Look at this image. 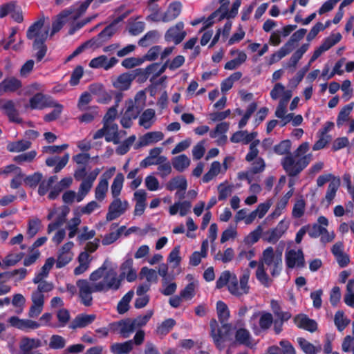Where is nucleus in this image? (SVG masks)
Masks as SVG:
<instances>
[{
    "mask_svg": "<svg viewBox=\"0 0 354 354\" xmlns=\"http://www.w3.org/2000/svg\"><path fill=\"white\" fill-rule=\"evenodd\" d=\"M241 4V0H235L232 4V8L230 12L227 10V8L223 5L220 8H222L218 21L223 19L224 18H234L238 13L239 8Z\"/></svg>",
    "mask_w": 354,
    "mask_h": 354,
    "instance_id": "obj_48",
    "label": "nucleus"
},
{
    "mask_svg": "<svg viewBox=\"0 0 354 354\" xmlns=\"http://www.w3.org/2000/svg\"><path fill=\"white\" fill-rule=\"evenodd\" d=\"M50 103L53 104V105L48 106V107H54V109L44 116V120L46 122H51L57 119L63 110V106L57 101L52 100Z\"/></svg>",
    "mask_w": 354,
    "mask_h": 354,
    "instance_id": "obj_54",
    "label": "nucleus"
},
{
    "mask_svg": "<svg viewBox=\"0 0 354 354\" xmlns=\"http://www.w3.org/2000/svg\"><path fill=\"white\" fill-rule=\"evenodd\" d=\"M1 82L5 93H13L20 88L22 86L21 81L15 77H7Z\"/></svg>",
    "mask_w": 354,
    "mask_h": 354,
    "instance_id": "obj_37",
    "label": "nucleus"
},
{
    "mask_svg": "<svg viewBox=\"0 0 354 354\" xmlns=\"http://www.w3.org/2000/svg\"><path fill=\"white\" fill-rule=\"evenodd\" d=\"M186 35L184 24L179 21L167 30L165 34V39L167 42H174L176 45H178L183 41Z\"/></svg>",
    "mask_w": 354,
    "mask_h": 354,
    "instance_id": "obj_11",
    "label": "nucleus"
},
{
    "mask_svg": "<svg viewBox=\"0 0 354 354\" xmlns=\"http://www.w3.org/2000/svg\"><path fill=\"white\" fill-rule=\"evenodd\" d=\"M350 319L342 310H338L334 316V323L339 331H343L350 324Z\"/></svg>",
    "mask_w": 354,
    "mask_h": 354,
    "instance_id": "obj_49",
    "label": "nucleus"
},
{
    "mask_svg": "<svg viewBox=\"0 0 354 354\" xmlns=\"http://www.w3.org/2000/svg\"><path fill=\"white\" fill-rule=\"evenodd\" d=\"M309 148L308 142H303L293 153L281 159V164L288 176H295L308 166L313 157L311 153L306 154Z\"/></svg>",
    "mask_w": 354,
    "mask_h": 354,
    "instance_id": "obj_4",
    "label": "nucleus"
},
{
    "mask_svg": "<svg viewBox=\"0 0 354 354\" xmlns=\"http://www.w3.org/2000/svg\"><path fill=\"white\" fill-rule=\"evenodd\" d=\"M164 138V134L160 131H151L142 136L139 141L138 146L144 147L158 142Z\"/></svg>",
    "mask_w": 354,
    "mask_h": 354,
    "instance_id": "obj_26",
    "label": "nucleus"
},
{
    "mask_svg": "<svg viewBox=\"0 0 354 354\" xmlns=\"http://www.w3.org/2000/svg\"><path fill=\"white\" fill-rule=\"evenodd\" d=\"M48 31V27L44 26V19L40 18L28 28L26 37L32 41V46H41L46 41Z\"/></svg>",
    "mask_w": 354,
    "mask_h": 354,
    "instance_id": "obj_5",
    "label": "nucleus"
},
{
    "mask_svg": "<svg viewBox=\"0 0 354 354\" xmlns=\"http://www.w3.org/2000/svg\"><path fill=\"white\" fill-rule=\"evenodd\" d=\"M54 263L55 259L53 258L50 257L47 259L44 265L41 267V270L35 274V277L33 278V283H37L41 279H45L48 277L49 272L52 269Z\"/></svg>",
    "mask_w": 354,
    "mask_h": 354,
    "instance_id": "obj_35",
    "label": "nucleus"
},
{
    "mask_svg": "<svg viewBox=\"0 0 354 354\" xmlns=\"http://www.w3.org/2000/svg\"><path fill=\"white\" fill-rule=\"evenodd\" d=\"M166 189L169 191L178 189L185 192L187 187V182L185 177L178 176L170 179L165 185Z\"/></svg>",
    "mask_w": 354,
    "mask_h": 354,
    "instance_id": "obj_28",
    "label": "nucleus"
},
{
    "mask_svg": "<svg viewBox=\"0 0 354 354\" xmlns=\"http://www.w3.org/2000/svg\"><path fill=\"white\" fill-rule=\"evenodd\" d=\"M120 326V333L124 338L129 337L136 328L132 319H128L123 320L119 323Z\"/></svg>",
    "mask_w": 354,
    "mask_h": 354,
    "instance_id": "obj_52",
    "label": "nucleus"
},
{
    "mask_svg": "<svg viewBox=\"0 0 354 354\" xmlns=\"http://www.w3.org/2000/svg\"><path fill=\"white\" fill-rule=\"evenodd\" d=\"M71 12L69 10H66L60 13L57 19L53 23L51 35L58 32L70 19Z\"/></svg>",
    "mask_w": 354,
    "mask_h": 354,
    "instance_id": "obj_42",
    "label": "nucleus"
},
{
    "mask_svg": "<svg viewBox=\"0 0 354 354\" xmlns=\"http://www.w3.org/2000/svg\"><path fill=\"white\" fill-rule=\"evenodd\" d=\"M111 262L104 261L103 264L97 270L91 272L89 281L87 279H78V296L80 303L84 306H91L93 304V292H106L109 290L116 291L122 284L121 279L118 276L113 268H109Z\"/></svg>",
    "mask_w": 354,
    "mask_h": 354,
    "instance_id": "obj_1",
    "label": "nucleus"
},
{
    "mask_svg": "<svg viewBox=\"0 0 354 354\" xmlns=\"http://www.w3.org/2000/svg\"><path fill=\"white\" fill-rule=\"evenodd\" d=\"M109 188V182L107 178H100L95 190V197L98 201H102L106 195Z\"/></svg>",
    "mask_w": 354,
    "mask_h": 354,
    "instance_id": "obj_44",
    "label": "nucleus"
},
{
    "mask_svg": "<svg viewBox=\"0 0 354 354\" xmlns=\"http://www.w3.org/2000/svg\"><path fill=\"white\" fill-rule=\"evenodd\" d=\"M211 335L216 346L221 349L223 347L224 339L221 330L217 327L216 321L211 322Z\"/></svg>",
    "mask_w": 354,
    "mask_h": 354,
    "instance_id": "obj_50",
    "label": "nucleus"
},
{
    "mask_svg": "<svg viewBox=\"0 0 354 354\" xmlns=\"http://www.w3.org/2000/svg\"><path fill=\"white\" fill-rule=\"evenodd\" d=\"M31 145V142L28 140H19L8 142L6 149L12 153H19L29 149Z\"/></svg>",
    "mask_w": 354,
    "mask_h": 354,
    "instance_id": "obj_29",
    "label": "nucleus"
},
{
    "mask_svg": "<svg viewBox=\"0 0 354 354\" xmlns=\"http://www.w3.org/2000/svg\"><path fill=\"white\" fill-rule=\"evenodd\" d=\"M105 140L106 142H112L114 144H119L121 139L118 131V126L116 124H107L106 127Z\"/></svg>",
    "mask_w": 354,
    "mask_h": 354,
    "instance_id": "obj_31",
    "label": "nucleus"
},
{
    "mask_svg": "<svg viewBox=\"0 0 354 354\" xmlns=\"http://www.w3.org/2000/svg\"><path fill=\"white\" fill-rule=\"evenodd\" d=\"M79 266L74 269V274L77 276L85 272L89 268L91 259L86 252H82L78 257Z\"/></svg>",
    "mask_w": 354,
    "mask_h": 354,
    "instance_id": "obj_27",
    "label": "nucleus"
},
{
    "mask_svg": "<svg viewBox=\"0 0 354 354\" xmlns=\"http://www.w3.org/2000/svg\"><path fill=\"white\" fill-rule=\"evenodd\" d=\"M2 109L4 110L9 119L17 123L21 122V119L19 118L17 111L15 107V104L12 101L8 100L4 102L2 105Z\"/></svg>",
    "mask_w": 354,
    "mask_h": 354,
    "instance_id": "obj_43",
    "label": "nucleus"
},
{
    "mask_svg": "<svg viewBox=\"0 0 354 354\" xmlns=\"http://www.w3.org/2000/svg\"><path fill=\"white\" fill-rule=\"evenodd\" d=\"M94 0H85L84 1L82 2L80 5L78 6V8L74 10H70V19L72 20H75L77 18H79L80 16H82L88 9V6L91 3L92 1Z\"/></svg>",
    "mask_w": 354,
    "mask_h": 354,
    "instance_id": "obj_61",
    "label": "nucleus"
},
{
    "mask_svg": "<svg viewBox=\"0 0 354 354\" xmlns=\"http://www.w3.org/2000/svg\"><path fill=\"white\" fill-rule=\"evenodd\" d=\"M289 227V222L286 220H281L277 225L263 234V241L274 244L285 234Z\"/></svg>",
    "mask_w": 354,
    "mask_h": 354,
    "instance_id": "obj_9",
    "label": "nucleus"
},
{
    "mask_svg": "<svg viewBox=\"0 0 354 354\" xmlns=\"http://www.w3.org/2000/svg\"><path fill=\"white\" fill-rule=\"evenodd\" d=\"M263 229L262 225H258L255 230L252 231L244 239V242L248 245H253L257 243L261 236L263 237Z\"/></svg>",
    "mask_w": 354,
    "mask_h": 354,
    "instance_id": "obj_57",
    "label": "nucleus"
},
{
    "mask_svg": "<svg viewBox=\"0 0 354 354\" xmlns=\"http://www.w3.org/2000/svg\"><path fill=\"white\" fill-rule=\"evenodd\" d=\"M129 209V203L127 200H121L120 198H113L109 204L106 215V221L109 222L117 219L123 215Z\"/></svg>",
    "mask_w": 354,
    "mask_h": 354,
    "instance_id": "obj_8",
    "label": "nucleus"
},
{
    "mask_svg": "<svg viewBox=\"0 0 354 354\" xmlns=\"http://www.w3.org/2000/svg\"><path fill=\"white\" fill-rule=\"evenodd\" d=\"M134 76L129 73H123L120 75L113 82L115 88L120 91H126L129 88Z\"/></svg>",
    "mask_w": 354,
    "mask_h": 354,
    "instance_id": "obj_34",
    "label": "nucleus"
},
{
    "mask_svg": "<svg viewBox=\"0 0 354 354\" xmlns=\"http://www.w3.org/2000/svg\"><path fill=\"white\" fill-rule=\"evenodd\" d=\"M340 185V180L339 178H333L329 183L327 189V192L325 196V199L328 202V205L333 203L334 198L336 196L337 191Z\"/></svg>",
    "mask_w": 354,
    "mask_h": 354,
    "instance_id": "obj_46",
    "label": "nucleus"
},
{
    "mask_svg": "<svg viewBox=\"0 0 354 354\" xmlns=\"http://www.w3.org/2000/svg\"><path fill=\"white\" fill-rule=\"evenodd\" d=\"M146 95L145 91L138 92L134 99H130L126 102V110L124 113L134 119L140 115L145 105Z\"/></svg>",
    "mask_w": 354,
    "mask_h": 354,
    "instance_id": "obj_7",
    "label": "nucleus"
},
{
    "mask_svg": "<svg viewBox=\"0 0 354 354\" xmlns=\"http://www.w3.org/2000/svg\"><path fill=\"white\" fill-rule=\"evenodd\" d=\"M73 245L74 243L72 241H68L59 250L56 261V267L57 268L65 266L72 260L73 254L71 250Z\"/></svg>",
    "mask_w": 354,
    "mask_h": 354,
    "instance_id": "obj_15",
    "label": "nucleus"
},
{
    "mask_svg": "<svg viewBox=\"0 0 354 354\" xmlns=\"http://www.w3.org/2000/svg\"><path fill=\"white\" fill-rule=\"evenodd\" d=\"M221 171V165L218 161H214L209 169L202 178V183H207L212 180Z\"/></svg>",
    "mask_w": 354,
    "mask_h": 354,
    "instance_id": "obj_40",
    "label": "nucleus"
},
{
    "mask_svg": "<svg viewBox=\"0 0 354 354\" xmlns=\"http://www.w3.org/2000/svg\"><path fill=\"white\" fill-rule=\"evenodd\" d=\"M133 261L131 258H127L120 266V275L121 281L126 279L128 282H133L137 279V272L133 267Z\"/></svg>",
    "mask_w": 354,
    "mask_h": 354,
    "instance_id": "obj_14",
    "label": "nucleus"
},
{
    "mask_svg": "<svg viewBox=\"0 0 354 354\" xmlns=\"http://www.w3.org/2000/svg\"><path fill=\"white\" fill-rule=\"evenodd\" d=\"M124 180V175L122 173L117 174L111 186V192L113 198H119L123 187Z\"/></svg>",
    "mask_w": 354,
    "mask_h": 354,
    "instance_id": "obj_41",
    "label": "nucleus"
},
{
    "mask_svg": "<svg viewBox=\"0 0 354 354\" xmlns=\"http://www.w3.org/2000/svg\"><path fill=\"white\" fill-rule=\"evenodd\" d=\"M250 325L255 334H259L261 330H268L273 323V317L271 313L267 312H256L250 317Z\"/></svg>",
    "mask_w": 354,
    "mask_h": 354,
    "instance_id": "obj_6",
    "label": "nucleus"
},
{
    "mask_svg": "<svg viewBox=\"0 0 354 354\" xmlns=\"http://www.w3.org/2000/svg\"><path fill=\"white\" fill-rule=\"evenodd\" d=\"M294 322L300 328L308 330L311 333L317 328V324L313 319L308 318L304 314H299L294 317Z\"/></svg>",
    "mask_w": 354,
    "mask_h": 354,
    "instance_id": "obj_19",
    "label": "nucleus"
},
{
    "mask_svg": "<svg viewBox=\"0 0 354 354\" xmlns=\"http://www.w3.org/2000/svg\"><path fill=\"white\" fill-rule=\"evenodd\" d=\"M288 92L292 93V91L290 90H286L282 84L277 83L270 91V97L272 100H277L280 97L281 99H283Z\"/></svg>",
    "mask_w": 354,
    "mask_h": 354,
    "instance_id": "obj_63",
    "label": "nucleus"
},
{
    "mask_svg": "<svg viewBox=\"0 0 354 354\" xmlns=\"http://www.w3.org/2000/svg\"><path fill=\"white\" fill-rule=\"evenodd\" d=\"M191 207V202L187 201H178L169 207V212L170 215L174 216L179 212L180 215L184 216L190 212Z\"/></svg>",
    "mask_w": 354,
    "mask_h": 354,
    "instance_id": "obj_25",
    "label": "nucleus"
},
{
    "mask_svg": "<svg viewBox=\"0 0 354 354\" xmlns=\"http://www.w3.org/2000/svg\"><path fill=\"white\" fill-rule=\"evenodd\" d=\"M118 62V59L115 57H113L109 59L106 55H100L92 59L89 62V66L93 68H102L105 71H108Z\"/></svg>",
    "mask_w": 354,
    "mask_h": 354,
    "instance_id": "obj_17",
    "label": "nucleus"
},
{
    "mask_svg": "<svg viewBox=\"0 0 354 354\" xmlns=\"http://www.w3.org/2000/svg\"><path fill=\"white\" fill-rule=\"evenodd\" d=\"M96 318V315L94 314H79L73 320L71 328H84L88 325L91 324L94 322Z\"/></svg>",
    "mask_w": 354,
    "mask_h": 354,
    "instance_id": "obj_23",
    "label": "nucleus"
},
{
    "mask_svg": "<svg viewBox=\"0 0 354 354\" xmlns=\"http://www.w3.org/2000/svg\"><path fill=\"white\" fill-rule=\"evenodd\" d=\"M41 346L39 339L24 337L20 342V350L23 354H32L31 351Z\"/></svg>",
    "mask_w": 354,
    "mask_h": 354,
    "instance_id": "obj_30",
    "label": "nucleus"
},
{
    "mask_svg": "<svg viewBox=\"0 0 354 354\" xmlns=\"http://www.w3.org/2000/svg\"><path fill=\"white\" fill-rule=\"evenodd\" d=\"M234 186L228 185L227 182L222 183L218 186V200H225L232 193Z\"/></svg>",
    "mask_w": 354,
    "mask_h": 354,
    "instance_id": "obj_62",
    "label": "nucleus"
},
{
    "mask_svg": "<svg viewBox=\"0 0 354 354\" xmlns=\"http://www.w3.org/2000/svg\"><path fill=\"white\" fill-rule=\"evenodd\" d=\"M266 270L273 278L280 275L283 270L282 250H274L272 246H269L262 252L259 258L255 276L260 283L268 288L271 286L272 280Z\"/></svg>",
    "mask_w": 354,
    "mask_h": 354,
    "instance_id": "obj_2",
    "label": "nucleus"
},
{
    "mask_svg": "<svg viewBox=\"0 0 354 354\" xmlns=\"http://www.w3.org/2000/svg\"><path fill=\"white\" fill-rule=\"evenodd\" d=\"M270 307L274 313V315L277 317V319L282 321H288L292 317V315L288 311H283L281 310L280 304L278 301L271 300L270 301Z\"/></svg>",
    "mask_w": 354,
    "mask_h": 354,
    "instance_id": "obj_39",
    "label": "nucleus"
},
{
    "mask_svg": "<svg viewBox=\"0 0 354 354\" xmlns=\"http://www.w3.org/2000/svg\"><path fill=\"white\" fill-rule=\"evenodd\" d=\"M353 106L354 104L351 102L346 104L341 109L337 119V127H342L344 123L348 120L349 115L351 113Z\"/></svg>",
    "mask_w": 354,
    "mask_h": 354,
    "instance_id": "obj_56",
    "label": "nucleus"
},
{
    "mask_svg": "<svg viewBox=\"0 0 354 354\" xmlns=\"http://www.w3.org/2000/svg\"><path fill=\"white\" fill-rule=\"evenodd\" d=\"M309 47L308 44H303L299 48H298L291 56L288 66L290 68H295L298 62L302 57L304 54L308 50Z\"/></svg>",
    "mask_w": 354,
    "mask_h": 354,
    "instance_id": "obj_51",
    "label": "nucleus"
},
{
    "mask_svg": "<svg viewBox=\"0 0 354 354\" xmlns=\"http://www.w3.org/2000/svg\"><path fill=\"white\" fill-rule=\"evenodd\" d=\"M216 311L219 321L221 323L227 322L230 317V310L227 306L222 301L216 303Z\"/></svg>",
    "mask_w": 354,
    "mask_h": 354,
    "instance_id": "obj_59",
    "label": "nucleus"
},
{
    "mask_svg": "<svg viewBox=\"0 0 354 354\" xmlns=\"http://www.w3.org/2000/svg\"><path fill=\"white\" fill-rule=\"evenodd\" d=\"M45 295L34 290L31 295L32 305L29 309L28 316L30 318L37 317L43 310Z\"/></svg>",
    "mask_w": 354,
    "mask_h": 354,
    "instance_id": "obj_12",
    "label": "nucleus"
},
{
    "mask_svg": "<svg viewBox=\"0 0 354 354\" xmlns=\"http://www.w3.org/2000/svg\"><path fill=\"white\" fill-rule=\"evenodd\" d=\"M57 180V176H52L46 180H41L38 189V194L44 196L52 187V185Z\"/></svg>",
    "mask_w": 354,
    "mask_h": 354,
    "instance_id": "obj_64",
    "label": "nucleus"
},
{
    "mask_svg": "<svg viewBox=\"0 0 354 354\" xmlns=\"http://www.w3.org/2000/svg\"><path fill=\"white\" fill-rule=\"evenodd\" d=\"M267 354H295V351L288 341L281 340L279 345L269 347Z\"/></svg>",
    "mask_w": 354,
    "mask_h": 354,
    "instance_id": "obj_22",
    "label": "nucleus"
},
{
    "mask_svg": "<svg viewBox=\"0 0 354 354\" xmlns=\"http://www.w3.org/2000/svg\"><path fill=\"white\" fill-rule=\"evenodd\" d=\"M250 277V271L248 269L244 270L239 277L238 281L236 275L229 270L222 272L216 282V288L221 289L227 286L230 293L235 297H241L247 295L250 292L248 283Z\"/></svg>",
    "mask_w": 354,
    "mask_h": 354,
    "instance_id": "obj_3",
    "label": "nucleus"
},
{
    "mask_svg": "<svg viewBox=\"0 0 354 354\" xmlns=\"http://www.w3.org/2000/svg\"><path fill=\"white\" fill-rule=\"evenodd\" d=\"M285 261L288 268H300L305 266L304 255L301 249H291L286 251Z\"/></svg>",
    "mask_w": 354,
    "mask_h": 354,
    "instance_id": "obj_10",
    "label": "nucleus"
},
{
    "mask_svg": "<svg viewBox=\"0 0 354 354\" xmlns=\"http://www.w3.org/2000/svg\"><path fill=\"white\" fill-rule=\"evenodd\" d=\"M133 347L132 340H129L123 343H115L111 346V351L113 354H128Z\"/></svg>",
    "mask_w": 354,
    "mask_h": 354,
    "instance_id": "obj_36",
    "label": "nucleus"
},
{
    "mask_svg": "<svg viewBox=\"0 0 354 354\" xmlns=\"http://www.w3.org/2000/svg\"><path fill=\"white\" fill-rule=\"evenodd\" d=\"M147 193L145 189H138L133 194V199L136 201L134 207V215L141 216L146 208Z\"/></svg>",
    "mask_w": 354,
    "mask_h": 354,
    "instance_id": "obj_18",
    "label": "nucleus"
},
{
    "mask_svg": "<svg viewBox=\"0 0 354 354\" xmlns=\"http://www.w3.org/2000/svg\"><path fill=\"white\" fill-rule=\"evenodd\" d=\"M344 302L348 306L354 308V279H349L346 285V293Z\"/></svg>",
    "mask_w": 354,
    "mask_h": 354,
    "instance_id": "obj_60",
    "label": "nucleus"
},
{
    "mask_svg": "<svg viewBox=\"0 0 354 354\" xmlns=\"http://www.w3.org/2000/svg\"><path fill=\"white\" fill-rule=\"evenodd\" d=\"M182 5L180 2H173L169 4L167 10L164 12L165 23L175 19L180 13Z\"/></svg>",
    "mask_w": 354,
    "mask_h": 354,
    "instance_id": "obj_33",
    "label": "nucleus"
},
{
    "mask_svg": "<svg viewBox=\"0 0 354 354\" xmlns=\"http://www.w3.org/2000/svg\"><path fill=\"white\" fill-rule=\"evenodd\" d=\"M8 322L10 326L24 331L37 329L41 326V324L36 321L28 319H20L16 316L10 317Z\"/></svg>",
    "mask_w": 354,
    "mask_h": 354,
    "instance_id": "obj_13",
    "label": "nucleus"
},
{
    "mask_svg": "<svg viewBox=\"0 0 354 354\" xmlns=\"http://www.w3.org/2000/svg\"><path fill=\"white\" fill-rule=\"evenodd\" d=\"M292 95V93L288 92L283 99H280L274 113L277 118L280 119L287 113L286 106Z\"/></svg>",
    "mask_w": 354,
    "mask_h": 354,
    "instance_id": "obj_53",
    "label": "nucleus"
},
{
    "mask_svg": "<svg viewBox=\"0 0 354 354\" xmlns=\"http://www.w3.org/2000/svg\"><path fill=\"white\" fill-rule=\"evenodd\" d=\"M158 38L157 30H151L147 32L138 41V44L142 47H147L156 42Z\"/></svg>",
    "mask_w": 354,
    "mask_h": 354,
    "instance_id": "obj_58",
    "label": "nucleus"
},
{
    "mask_svg": "<svg viewBox=\"0 0 354 354\" xmlns=\"http://www.w3.org/2000/svg\"><path fill=\"white\" fill-rule=\"evenodd\" d=\"M156 121V112L153 109H147L142 112L139 118V125L149 129Z\"/></svg>",
    "mask_w": 354,
    "mask_h": 354,
    "instance_id": "obj_24",
    "label": "nucleus"
},
{
    "mask_svg": "<svg viewBox=\"0 0 354 354\" xmlns=\"http://www.w3.org/2000/svg\"><path fill=\"white\" fill-rule=\"evenodd\" d=\"M297 342L302 351L306 354H316L321 351L320 346L316 347L303 337H298Z\"/></svg>",
    "mask_w": 354,
    "mask_h": 354,
    "instance_id": "obj_55",
    "label": "nucleus"
},
{
    "mask_svg": "<svg viewBox=\"0 0 354 354\" xmlns=\"http://www.w3.org/2000/svg\"><path fill=\"white\" fill-rule=\"evenodd\" d=\"M257 136V132L256 131L248 133L247 131H238L232 134L230 141L232 143L242 142L244 145H248L253 142Z\"/></svg>",
    "mask_w": 354,
    "mask_h": 354,
    "instance_id": "obj_21",
    "label": "nucleus"
},
{
    "mask_svg": "<svg viewBox=\"0 0 354 354\" xmlns=\"http://www.w3.org/2000/svg\"><path fill=\"white\" fill-rule=\"evenodd\" d=\"M307 30L301 28L295 32L290 39L283 45L285 48L290 53L295 48L296 44L304 38L306 34Z\"/></svg>",
    "mask_w": 354,
    "mask_h": 354,
    "instance_id": "obj_38",
    "label": "nucleus"
},
{
    "mask_svg": "<svg viewBox=\"0 0 354 354\" xmlns=\"http://www.w3.org/2000/svg\"><path fill=\"white\" fill-rule=\"evenodd\" d=\"M74 215V217L70 219L66 225V229L69 231L68 237L70 239L73 238L76 235L78 231V226L81 223L80 214L78 212H75Z\"/></svg>",
    "mask_w": 354,
    "mask_h": 354,
    "instance_id": "obj_47",
    "label": "nucleus"
},
{
    "mask_svg": "<svg viewBox=\"0 0 354 354\" xmlns=\"http://www.w3.org/2000/svg\"><path fill=\"white\" fill-rule=\"evenodd\" d=\"M329 224L328 220L324 216H320L317 218V223L313 225H306L308 227V234L310 238L316 239L321 236L323 232H325V227Z\"/></svg>",
    "mask_w": 354,
    "mask_h": 354,
    "instance_id": "obj_16",
    "label": "nucleus"
},
{
    "mask_svg": "<svg viewBox=\"0 0 354 354\" xmlns=\"http://www.w3.org/2000/svg\"><path fill=\"white\" fill-rule=\"evenodd\" d=\"M52 100L42 93H36L29 100L30 107L32 109H43L48 107V106L53 105V104L50 103Z\"/></svg>",
    "mask_w": 354,
    "mask_h": 354,
    "instance_id": "obj_20",
    "label": "nucleus"
},
{
    "mask_svg": "<svg viewBox=\"0 0 354 354\" xmlns=\"http://www.w3.org/2000/svg\"><path fill=\"white\" fill-rule=\"evenodd\" d=\"M191 160L185 154L176 156L171 159V164L174 168L179 171L183 172L190 165Z\"/></svg>",
    "mask_w": 354,
    "mask_h": 354,
    "instance_id": "obj_32",
    "label": "nucleus"
},
{
    "mask_svg": "<svg viewBox=\"0 0 354 354\" xmlns=\"http://www.w3.org/2000/svg\"><path fill=\"white\" fill-rule=\"evenodd\" d=\"M134 296V291L131 290L126 293L118 304L117 310L118 313L124 314L129 309V303Z\"/></svg>",
    "mask_w": 354,
    "mask_h": 354,
    "instance_id": "obj_45",
    "label": "nucleus"
}]
</instances>
